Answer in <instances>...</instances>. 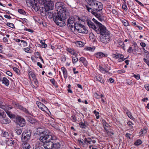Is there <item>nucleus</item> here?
Segmentation results:
<instances>
[{"instance_id": "f257e3e1", "label": "nucleus", "mask_w": 149, "mask_h": 149, "mask_svg": "<svg viewBox=\"0 0 149 149\" xmlns=\"http://www.w3.org/2000/svg\"><path fill=\"white\" fill-rule=\"evenodd\" d=\"M92 20L98 26L96 27V29L95 31L98 34L101 35L100 36V41L104 43H108L110 40V33L106 29L105 26L98 22L97 20L93 18Z\"/></svg>"}, {"instance_id": "f03ea898", "label": "nucleus", "mask_w": 149, "mask_h": 149, "mask_svg": "<svg viewBox=\"0 0 149 149\" xmlns=\"http://www.w3.org/2000/svg\"><path fill=\"white\" fill-rule=\"evenodd\" d=\"M62 12L61 10L56 12L54 16L53 20L56 24L60 26H63L65 25V20L66 19V14L65 10Z\"/></svg>"}, {"instance_id": "7ed1b4c3", "label": "nucleus", "mask_w": 149, "mask_h": 149, "mask_svg": "<svg viewBox=\"0 0 149 149\" xmlns=\"http://www.w3.org/2000/svg\"><path fill=\"white\" fill-rule=\"evenodd\" d=\"M50 133H49L46 131H44L41 132H40L39 134L40 135V140L42 142H43L45 141H50L54 140L56 137L50 135Z\"/></svg>"}, {"instance_id": "20e7f679", "label": "nucleus", "mask_w": 149, "mask_h": 149, "mask_svg": "<svg viewBox=\"0 0 149 149\" xmlns=\"http://www.w3.org/2000/svg\"><path fill=\"white\" fill-rule=\"evenodd\" d=\"M85 1L89 5L96 7L97 11H100L102 10V5L101 3L94 0H85Z\"/></svg>"}, {"instance_id": "39448f33", "label": "nucleus", "mask_w": 149, "mask_h": 149, "mask_svg": "<svg viewBox=\"0 0 149 149\" xmlns=\"http://www.w3.org/2000/svg\"><path fill=\"white\" fill-rule=\"evenodd\" d=\"M32 131L30 130H26L23 132L22 135L21 139L23 142H27L30 138Z\"/></svg>"}, {"instance_id": "423d86ee", "label": "nucleus", "mask_w": 149, "mask_h": 149, "mask_svg": "<svg viewBox=\"0 0 149 149\" xmlns=\"http://www.w3.org/2000/svg\"><path fill=\"white\" fill-rule=\"evenodd\" d=\"M44 3V7L43 9L46 10H52L54 5V0H43Z\"/></svg>"}, {"instance_id": "0eeeda50", "label": "nucleus", "mask_w": 149, "mask_h": 149, "mask_svg": "<svg viewBox=\"0 0 149 149\" xmlns=\"http://www.w3.org/2000/svg\"><path fill=\"white\" fill-rule=\"evenodd\" d=\"M12 104L14 105L15 107L24 112L26 114L31 115V113L26 108L22 106L18 103L16 102H13Z\"/></svg>"}, {"instance_id": "6e6552de", "label": "nucleus", "mask_w": 149, "mask_h": 149, "mask_svg": "<svg viewBox=\"0 0 149 149\" xmlns=\"http://www.w3.org/2000/svg\"><path fill=\"white\" fill-rule=\"evenodd\" d=\"M49 10H46L45 9H43L42 8L40 10V13L42 16H45L46 15H47V16L49 18L51 19L53 18V19L54 16L55 14V12L53 11H49Z\"/></svg>"}, {"instance_id": "1a4fd4ad", "label": "nucleus", "mask_w": 149, "mask_h": 149, "mask_svg": "<svg viewBox=\"0 0 149 149\" xmlns=\"http://www.w3.org/2000/svg\"><path fill=\"white\" fill-rule=\"evenodd\" d=\"M26 3H29L32 6L33 8L36 11H38L39 9L37 0H26Z\"/></svg>"}, {"instance_id": "9d476101", "label": "nucleus", "mask_w": 149, "mask_h": 149, "mask_svg": "<svg viewBox=\"0 0 149 149\" xmlns=\"http://www.w3.org/2000/svg\"><path fill=\"white\" fill-rule=\"evenodd\" d=\"M56 8L57 11L61 10L62 12H63V10H65V14L67 12V9L63 5V3L61 2H58L55 4Z\"/></svg>"}, {"instance_id": "9b49d317", "label": "nucleus", "mask_w": 149, "mask_h": 149, "mask_svg": "<svg viewBox=\"0 0 149 149\" xmlns=\"http://www.w3.org/2000/svg\"><path fill=\"white\" fill-rule=\"evenodd\" d=\"M16 123L20 127H23L26 124L25 120L21 116H18L16 118Z\"/></svg>"}, {"instance_id": "f8f14e48", "label": "nucleus", "mask_w": 149, "mask_h": 149, "mask_svg": "<svg viewBox=\"0 0 149 149\" xmlns=\"http://www.w3.org/2000/svg\"><path fill=\"white\" fill-rule=\"evenodd\" d=\"M75 22V18L73 16H71L67 20V26L71 28H73L74 26V22Z\"/></svg>"}, {"instance_id": "ddd939ff", "label": "nucleus", "mask_w": 149, "mask_h": 149, "mask_svg": "<svg viewBox=\"0 0 149 149\" xmlns=\"http://www.w3.org/2000/svg\"><path fill=\"white\" fill-rule=\"evenodd\" d=\"M43 143V146L46 149H53V143L50 141H44Z\"/></svg>"}, {"instance_id": "4468645a", "label": "nucleus", "mask_w": 149, "mask_h": 149, "mask_svg": "<svg viewBox=\"0 0 149 149\" xmlns=\"http://www.w3.org/2000/svg\"><path fill=\"white\" fill-rule=\"evenodd\" d=\"M36 104L38 108L41 109L42 111H45V110H47V108L42 103L40 102L36 101Z\"/></svg>"}, {"instance_id": "2eb2a0df", "label": "nucleus", "mask_w": 149, "mask_h": 149, "mask_svg": "<svg viewBox=\"0 0 149 149\" xmlns=\"http://www.w3.org/2000/svg\"><path fill=\"white\" fill-rule=\"evenodd\" d=\"M88 26L90 28H92L95 31V29H96V26L89 19H88L86 20Z\"/></svg>"}, {"instance_id": "dca6fc26", "label": "nucleus", "mask_w": 149, "mask_h": 149, "mask_svg": "<svg viewBox=\"0 0 149 149\" xmlns=\"http://www.w3.org/2000/svg\"><path fill=\"white\" fill-rule=\"evenodd\" d=\"M94 56L97 58H100L102 57H106L107 56V54H105L101 52H97L94 54Z\"/></svg>"}, {"instance_id": "f3484780", "label": "nucleus", "mask_w": 149, "mask_h": 149, "mask_svg": "<svg viewBox=\"0 0 149 149\" xmlns=\"http://www.w3.org/2000/svg\"><path fill=\"white\" fill-rule=\"evenodd\" d=\"M95 79L97 81H99L102 84H104L105 80L100 75H97L96 76Z\"/></svg>"}, {"instance_id": "a211bd4d", "label": "nucleus", "mask_w": 149, "mask_h": 149, "mask_svg": "<svg viewBox=\"0 0 149 149\" xmlns=\"http://www.w3.org/2000/svg\"><path fill=\"white\" fill-rule=\"evenodd\" d=\"M6 117V115L2 116V117L3 119L1 121L2 123L5 124H9L11 122L9 118H7Z\"/></svg>"}, {"instance_id": "6ab92c4d", "label": "nucleus", "mask_w": 149, "mask_h": 149, "mask_svg": "<svg viewBox=\"0 0 149 149\" xmlns=\"http://www.w3.org/2000/svg\"><path fill=\"white\" fill-rule=\"evenodd\" d=\"M61 69L63 72L64 78L66 79L68 76V72L67 69L64 67H62Z\"/></svg>"}, {"instance_id": "aec40b11", "label": "nucleus", "mask_w": 149, "mask_h": 149, "mask_svg": "<svg viewBox=\"0 0 149 149\" xmlns=\"http://www.w3.org/2000/svg\"><path fill=\"white\" fill-rule=\"evenodd\" d=\"M77 142L78 143L79 145L80 146L83 147H84L86 141L85 140H84L83 139H79L77 140Z\"/></svg>"}, {"instance_id": "412c9836", "label": "nucleus", "mask_w": 149, "mask_h": 149, "mask_svg": "<svg viewBox=\"0 0 149 149\" xmlns=\"http://www.w3.org/2000/svg\"><path fill=\"white\" fill-rule=\"evenodd\" d=\"M79 61L83 63L84 65L86 66L88 65V63L86 59L83 57H82L79 59Z\"/></svg>"}, {"instance_id": "4be33fe9", "label": "nucleus", "mask_w": 149, "mask_h": 149, "mask_svg": "<svg viewBox=\"0 0 149 149\" xmlns=\"http://www.w3.org/2000/svg\"><path fill=\"white\" fill-rule=\"evenodd\" d=\"M81 26V29H82V32L81 33L84 34H87L88 33V31L87 30L86 27L83 25L82 24L79 25Z\"/></svg>"}, {"instance_id": "5701e85b", "label": "nucleus", "mask_w": 149, "mask_h": 149, "mask_svg": "<svg viewBox=\"0 0 149 149\" xmlns=\"http://www.w3.org/2000/svg\"><path fill=\"white\" fill-rule=\"evenodd\" d=\"M43 144L38 142L35 145L34 149H43Z\"/></svg>"}, {"instance_id": "b1692460", "label": "nucleus", "mask_w": 149, "mask_h": 149, "mask_svg": "<svg viewBox=\"0 0 149 149\" xmlns=\"http://www.w3.org/2000/svg\"><path fill=\"white\" fill-rule=\"evenodd\" d=\"M147 128L145 127L142 129L139 132L140 135L141 136H142L143 135L147 133Z\"/></svg>"}, {"instance_id": "393cba45", "label": "nucleus", "mask_w": 149, "mask_h": 149, "mask_svg": "<svg viewBox=\"0 0 149 149\" xmlns=\"http://www.w3.org/2000/svg\"><path fill=\"white\" fill-rule=\"evenodd\" d=\"M2 82L6 86H8L9 84V81L6 78L3 77L2 80Z\"/></svg>"}, {"instance_id": "a878e982", "label": "nucleus", "mask_w": 149, "mask_h": 149, "mask_svg": "<svg viewBox=\"0 0 149 149\" xmlns=\"http://www.w3.org/2000/svg\"><path fill=\"white\" fill-rule=\"evenodd\" d=\"M61 145L58 142L54 143L53 145V149H59L60 148Z\"/></svg>"}, {"instance_id": "bb28decb", "label": "nucleus", "mask_w": 149, "mask_h": 149, "mask_svg": "<svg viewBox=\"0 0 149 149\" xmlns=\"http://www.w3.org/2000/svg\"><path fill=\"white\" fill-rule=\"evenodd\" d=\"M5 112L9 117L11 119H13L15 118V115L11 113L10 111H8L7 110H6V111H5Z\"/></svg>"}, {"instance_id": "cd10ccee", "label": "nucleus", "mask_w": 149, "mask_h": 149, "mask_svg": "<svg viewBox=\"0 0 149 149\" xmlns=\"http://www.w3.org/2000/svg\"><path fill=\"white\" fill-rule=\"evenodd\" d=\"M127 51L129 53H132L133 54L136 53V49H132V47L130 46L127 49Z\"/></svg>"}, {"instance_id": "c85d7f7f", "label": "nucleus", "mask_w": 149, "mask_h": 149, "mask_svg": "<svg viewBox=\"0 0 149 149\" xmlns=\"http://www.w3.org/2000/svg\"><path fill=\"white\" fill-rule=\"evenodd\" d=\"M85 141H86V142H87L88 143L90 144L91 145V146H92L93 145L96 143V141L95 140L92 139L90 140H88V139L86 138H85Z\"/></svg>"}, {"instance_id": "c756f323", "label": "nucleus", "mask_w": 149, "mask_h": 149, "mask_svg": "<svg viewBox=\"0 0 149 149\" xmlns=\"http://www.w3.org/2000/svg\"><path fill=\"white\" fill-rule=\"evenodd\" d=\"M66 50L72 54L75 55L76 54L75 52L74 49L67 48Z\"/></svg>"}, {"instance_id": "7c9ffc66", "label": "nucleus", "mask_w": 149, "mask_h": 149, "mask_svg": "<svg viewBox=\"0 0 149 149\" xmlns=\"http://www.w3.org/2000/svg\"><path fill=\"white\" fill-rule=\"evenodd\" d=\"M51 82L53 84V85L56 88H58V85L56 81L54 78L51 79L50 80Z\"/></svg>"}, {"instance_id": "2f4dec72", "label": "nucleus", "mask_w": 149, "mask_h": 149, "mask_svg": "<svg viewBox=\"0 0 149 149\" xmlns=\"http://www.w3.org/2000/svg\"><path fill=\"white\" fill-rule=\"evenodd\" d=\"M104 66V70L105 72L109 74H110V73L109 72V70H110V67H109V68L108 67V65H105Z\"/></svg>"}, {"instance_id": "473e14b6", "label": "nucleus", "mask_w": 149, "mask_h": 149, "mask_svg": "<svg viewBox=\"0 0 149 149\" xmlns=\"http://www.w3.org/2000/svg\"><path fill=\"white\" fill-rule=\"evenodd\" d=\"M79 25L78 24L79 26H75L74 27V28L75 30H76L78 32L81 33V32H82V29H81V26Z\"/></svg>"}, {"instance_id": "72a5a7b5", "label": "nucleus", "mask_w": 149, "mask_h": 149, "mask_svg": "<svg viewBox=\"0 0 149 149\" xmlns=\"http://www.w3.org/2000/svg\"><path fill=\"white\" fill-rule=\"evenodd\" d=\"M142 143V141L140 139H139L136 141L134 143L135 146H139Z\"/></svg>"}, {"instance_id": "f704fd0d", "label": "nucleus", "mask_w": 149, "mask_h": 149, "mask_svg": "<svg viewBox=\"0 0 149 149\" xmlns=\"http://www.w3.org/2000/svg\"><path fill=\"white\" fill-rule=\"evenodd\" d=\"M24 143L23 145V147L25 149H29L30 148V146L29 143L27 142H24Z\"/></svg>"}, {"instance_id": "c9c22d12", "label": "nucleus", "mask_w": 149, "mask_h": 149, "mask_svg": "<svg viewBox=\"0 0 149 149\" xmlns=\"http://www.w3.org/2000/svg\"><path fill=\"white\" fill-rule=\"evenodd\" d=\"M79 125L80 127L82 129H86V125L85 124V123H83L82 122H80L79 123Z\"/></svg>"}, {"instance_id": "e433bc0d", "label": "nucleus", "mask_w": 149, "mask_h": 149, "mask_svg": "<svg viewBox=\"0 0 149 149\" xmlns=\"http://www.w3.org/2000/svg\"><path fill=\"white\" fill-rule=\"evenodd\" d=\"M121 22L125 26H128L129 25L128 22L125 19L122 20Z\"/></svg>"}, {"instance_id": "4c0bfd02", "label": "nucleus", "mask_w": 149, "mask_h": 149, "mask_svg": "<svg viewBox=\"0 0 149 149\" xmlns=\"http://www.w3.org/2000/svg\"><path fill=\"white\" fill-rule=\"evenodd\" d=\"M40 43L42 44L41 47L42 48H45L47 47V45L45 43L44 40H41L40 42Z\"/></svg>"}, {"instance_id": "58836bf2", "label": "nucleus", "mask_w": 149, "mask_h": 149, "mask_svg": "<svg viewBox=\"0 0 149 149\" xmlns=\"http://www.w3.org/2000/svg\"><path fill=\"white\" fill-rule=\"evenodd\" d=\"M126 113L129 118L132 119H133L134 118L131 114V112L127 110V111L126 112Z\"/></svg>"}, {"instance_id": "ea45409f", "label": "nucleus", "mask_w": 149, "mask_h": 149, "mask_svg": "<svg viewBox=\"0 0 149 149\" xmlns=\"http://www.w3.org/2000/svg\"><path fill=\"white\" fill-rule=\"evenodd\" d=\"M119 58H120L118 59L119 62L124 61L125 59H126V58H124V56L123 54H120V56H119Z\"/></svg>"}, {"instance_id": "a19ab883", "label": "nucleus", "mask_w": 149, "mask_h": 149, "mask_svg": "<svg viewBox=\"0 0 149 149\" xmlns=\"http://www.w3.org/2000/svg\"><path fill=\"white\" fill-rule=\"evenodd\" d=\"M14 143L15 142L11 140H8L7 142V144L9 146H10L14 145Z\"/></svg>"}, {"instance_id": "79ce46f5", "label": "nucleus", "mask_w": 149, "mask_h": 149, "mask_svg": "<svg viewBox=\"0 0 149 149\" xmlns=\"http://www.w3.org/2000/svg\"><path fill=\"white\" fill-rule=\"evenodd\" d=\"M78 61V58L76 56L74 57H72V61L74 64L76 63Z\"/></svg>"}, {"instance_id": "37998d69", "label": "nucleus", "mask_w": 149, "mask_h": 149, "mask_svg": "<svg viewBox=\"0 0 149 149\" xmlns=\"http://www.w3.org/2000/svg\"><path fill=\"white\" fill-rule=\"evenodd\" d=\"M18 12L20 14L25 15L26 12L23 10L21 9H19L18 10Z\"/></svg>"}, {"instance_id": "c03bdc74", "label": "nucleus", "mask_w": 149, "mask_h": 149, "mask_svg": "<svg viewBox=\"0 0 149 149\" xmlns=\"http://www.w3.org/2000/svg\"><path fill=\"white\" fill-rule=\"evenodd\" d=\"M6 25L12 29L15 28L14 25L13 23L9 22H7L6 24Z\"/></svg>"}, {"instance_id": "a18cd8bd", "label": "nucleus", "mask_w": 149, "mask_h": 149, "mask_svg": "<svg viewBox=\"0 0 149 149\" xmlns=\"http://www.w3.org/2000/svg\"><path fill=\"white\" fill-rule=\"evenodd\" d=\"M119 45L122 48H124L125 44L124 42L121 40H119L118 42Z\"/></svg>"}, {"instance_id": "49530a36", "label": "nucleus", "mask_w": 149, "mask_h": 149, "mask_svg": "<svg viewBox=\"0 0 149 149\" xmlns=\"http://www.w3.org/2000/svg\"><path fill=\"white\" fill-rule=\"evenodd\" d=\"M99 67L100 71L102 73H105L104 68L103 67L101 66L100 65H99Z\"/></svg>"}, {"instance_id": "de8ad7c7", "label": "nucleus", "mask_w": 149, "mask_h": 149, "mask_svg": "<svg viewBox=\"0 0 149 149\" xmlns=\"http://www.w3.org/2000/svg\"><path fill=\"white\" fill-rule=\"evenodd\" d=\"M71 118L72 119L73 121L76 122L77 121V119L75 114H72L71 116Z\"/></svg>"}, {"instance_id": "09e8293b", "label": "nucleus", "mask_w": 149, "mask_h": 149, "mask_svg": "<svg viewBox=\"0 0 149 149\" xmlns=\"http://www.w3.org/2000/svg\"><path fill=\"white\" fill-rule=\"evenodd\" d=\"M134 78L137 80H139L140 78V76L139 74H134L133 76Z\"/></svg>"}, {"instance_id": "8fccbe9b", "label": "nucleus", "mask_w": 149, "mask_h": 149, "mask_svg": "<svg viewBox=\"0 0 149 149\" xmlns=\"http://www.w3.org/2000/svg\"><path fill=\"white\" fill-rule=\"evenodd\" d=\"M127 125L130 127V128L131 129L132 128H133V126H132V125L133 124L131 121H128L127 123Z\"/></svg>"}, {"instance_id": "3c124183", "label": "nucleus", "mask_w": 149, "mask_h": 149, "mask_svg": "<svg viewBox=\"0 0 149 149\" xmlns=\"http://www.w3.org/2000/svg\"><path fill=\"white\" fill-rule=\"evenodd\" d=\"M113 58H114L117 59L119 58L120 54H113Z\"/></svg>"}, {"instance_id": "603ef678", "label": "nucleus", "mask_w": 149, "mask_h": 149, "mask_svg": "<svg viewBox=\"0 0 149 149\" xmlns=\"http://www.w3.org/2000/svg\"><path fill=\"white\" fill-rule=\"evenodd\" d=\"M77 44L80 47H81L84 46L83 43L81 41L77 42Z\"/></svg>"}, {"instance_id": "864d4df0", "label": "nucleus", "mask_w": 149, "mask_h": 149, "mask_svg": "<svg viewBox=\"0 0 149 149\" xmlns=\"http://www.w3.org/2000/svg\"><path fill=\"white\" fill-rule=\"evenodd\" d=\"M28 74L29 75V77H30V76H31V77H32L35 75L34 72L32 71L29 72Z\"/></svg>"}, {"instance_id": "5fc2aeb1", "label": "nucleus", "mask_w": 149, "mask_h": 149, "mask_svg": "<svg viewBox=\"0 0 149 149\" xmlns=\"http://www.w3.org/2000/svg\"><path fill=\"white\" fill-rule=\"evenodd\" d=\"M21 42L23 43L24 47L26 46H27V43L26 41L23 40H21Z\"/></svg>"}, {"instance_id": "6e6d98bb", "label": "nucleus", "mask_w": 149, "mask_h": 149, "mask_svg": "<svg viewBox=\"0 0 149 149\" xmlns=\"http://www.w3.org/2000/svg\"><path fill=\"white\" fill-rule=\"evenodd\" d=\"M109 126V125L107 123H105L103 124V127L104 130H106Z\"/></svg>"}, {"instance_id": "4d7b16f0", "label": "nucleus", "mask_w": 149, "mask_h": 149, "mask_svg": "<svg viewBox=\"0 0 149 149\" xmlns=\"http://www.w3.org/2000/svg\"><path fill=\"white\" fill-rule=\"evenodd\" d=\"M118 73L121 74L122 73H124L125 72V71L123 69H122L121 70H118L117 71Z\"/></svg>"}, {"instance_id": "13d9d810", "label": "nucleus", "mask_w": 149, "mask_h": 149, "mask_svg": "<svg viewBox=\"0 0 149 149\" xmlns=\"http://www.w3.org/2000/svg\"><path fill=\"white\" fill-rule=\"evenodd\" d=\"M143 60L144 61V62L146 63V64H147L149 66V60H148L145 58H144L143 59Z\"/></svg>"}, {"instance_id": "bf43d9fd", "label": "nucleus", "mask_w": 149, "mask_h": 149, "mask_svg": "<svg viewBox=\"0 0 149 149\" xmlns=\"http://www.w3.org/2000/svg\"><path fill=\"white\" fill-rule=\"evenodd\" d=\"M66 58L65 55L63 56L61 58V61L62 62H64L66 61Z\"/></svg>"}, {"instance_id": "052dcab7", "label": "nucleus", "mask_w": 149, "mask_h": 149, "mask_svg": "<svg viewBox=\"0 0 149 149\" xmlns=\"http://www.w3.org/2000/svg\"><path fill=\"white\" fill-rule=\"evenodd\" d=\"M24 31H28L31 33H33L34 32V31H33L32 29H28L27 28H25L24 29Z\"/></svg>"}, {"instance_id": "680f3d73", "label": "nucleus", "mask_w": 149, "mask_h": 149, "mask_svg": "<svg viewBox=\"0 0 149 149\" xmlns=\"http://www.w3.org/2000/svg\"><path fill=\"white\" fill-rule=\"evenodd\" d=\"M24 50L27 53H29V51L30 50V49L29 48L27 47L24 48Z\"/></svg>"}, {"instance_id": "e2e57ef3", "label": "nucleus", "mask_w": 149, "mask_h": 149, "mask_svg": "<svg viewBox=\"0 0 149 149\" xmlns=\"http://www.w3.org/2000/svg\"><path fill=\"white\" fill-rule=\"evenodd\" d=\"M122 8L124 10H127V6L126 5V4H124L123 3L122 5Z\"/></svg>"}, {"instance_id": "0e129e2a", "label": "nucleus", "mask_w": 149, "mask_h": 149, "mask_svg": "<svg viewBox=\"0 0 149 149\" xmlns=\"http://www.w3.org/2000/svg\"><path fill=\"white\" fill-rule=\"evenodd\" d=\"M0 108L4 109L5 111H6V110H7L6 109V107L3 105L0 104Z\"/></svg>"}, {"instance_id": "69168bd1", "label": "nucleus", "mask_w": 149, "mask_h": 149, "mask_svg": "<svg viewBox=\"0 0 149 149\" xmlns=\"http://www.w3.org/2000/svg\"><path fill=\"white\" fill-rule=\"evenodd\" d=\"M13 69L14 71L17 73L19 71V70L17 68L14 67L13 68Z\"/></svg>"}, {"instance_id": "338daca9", "label": "nucleus", "mask_w": 149, "mask_h": 149, "mask_svg": "<svg viewBox=\"0 0 149 149\" xmlns=\"http://www.w3.org/2000/svg\"><path fill=\"white\" fill-rule=\"evenodd\" d=\"M28 121L31 123H34V122L33 121V118H31V117H29L28 118Z\"/></svg>"}, {"instance_id": "774afa93", "label": "nucleus", "mask_w": 149, "mask_h": 149, "mask_svg": "<svg viewBox=\"0 0 149 149\" xmlns=\"http://www.w3.org/2000/svg\"><path fill=\"white\" fill-rule=\"evenodd\" d=\"M126 83L128 85H131L132 84V82L131 80H130L129 79L127 80Z\"/></svg>"}]
</instances>
